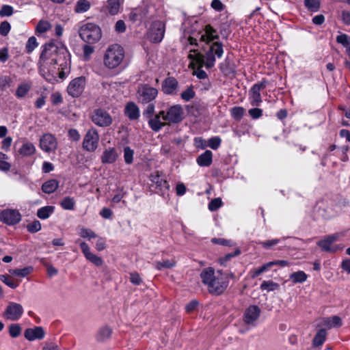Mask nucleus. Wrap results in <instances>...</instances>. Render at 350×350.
<instances>
[{
  "label": "nucleus",
  "instance_id": "dca6fc26",
  "mask_svg": "<svg viewBox=\"0 0 350 350\" xmlns=\"http://www.w3.org/2000/svg\"><path fill=\"white\" fill-rule=\"evenodd\" d=\"M0 219L8 225H14L21 221V215L17 210L5 209L1 211Z\"/></svg>",
  "mask_w": 350,
  "mask_h": 350
},
{
  "label": "nucleus",
  "instance_id": "79ce46f5",
  "mask_svg": "<svg viewBox=\"0 0 350 350\" xmlns=\"http://www.w3.org/2000/svg\"><path fill=\"white\" fill-rule=\"evenodd\" d=\"M279 288V284L271 280L263 281L260 284V289L262 291H273Z\"/></svg>",
  "mask_w": 350,
  "mask_h": 350
},
{
  "label": "nucleus",
  "instance_id": "bf43d9fd",
  "mask_svg": "<svg viewBox=\"0 0 350 350\" xmlns=\"http://www.w3.org/2000/svg\"><path fill=\"white\" fill-rule=\"evenodd\" d=\"M148 106L143 111V115L146 118H150L152 116L154 112V104L151 102L148 103Z\"/></svg>",
  "mask_w": 350,
  "mask_h": 350
},
{
  "label": "nucleus",
  "instance_id": "9d476101",
  "mask_svg": "<svg viewBox=\"0 0 350 350\" xmlns=\"http://www.w3.org/2000/svg\"><path fill=\"white\" fill-rule=\"evenodd\" d=\"M160 114L162 115L163 120L170 123H178L183 118V109L180 105H176L170 107L167 112L161 111Z\"/></svg>",
  "mask_w": 350,
  "mask_h": 350
},
{
  "label": "nucleus",
  "instance_id": "ea45409f",
  "mask_svg": "<svg viewBox=\"0 0 350 350\" xmlns=\"http://www.w3.org/2000/svg\"><path fill=\"white\" fill-rule=\"evenodd\" d=\"M33 271L32 267H26L23 269H10V273L15 276L25 278Z\"/></svg>",
  "mask_w": 350,
  "mask_h": 350
},
{
  "label": "nucleus",
  "instance_id": "4468645a",
  "mask_svg": "<svg viewBox=\"0 0 350 350\" xmlns=\"http://www.w3.org/2000/svg\"><path fill=\"white\" fill-rule=\"evenodd\" d=\"M24 310L23 306L16 302H10L3 313V317L10 321H18L22 317Z\"/></svg>",
  "mask_w": 350,
  "mask_h": 350
},
{
  "label": "nucleus",
  "instance_id": "c85d7f7f",
  "mask_svg": "<svg viewBox=\"0 0 350 350\" xmlns=\"http://www.w3.org/2000/svg\"><path fill=\"white\" fill-rule=\"evenodd\" d=\"M59 187V182L56 179H50L44 182L42 185L44 193L51 194L55 192Z\"/></svg>",
  "mask_w": 350,
  "mask_h": 350
},
{
  "label": "nucleus",
  "instance_id": "e433bc0d",
  "mask_svg": "<svg viewBox=\"0 0 350 350\" xmlns=\"http://www.w3.org/2000/svg\"><path fill=\"white\" fill-rule=\"evenodd\" d=\"M120 0H108L107 1V9L108 12L111 15L117 14L121 7Z\"/></svg>",
  "mask_w": 350,
  "mask_h": 350
},
{
  "label": "nucleus",
  "instance_id": "774afa93",
  "mask_svg": "<svg viewBox=\"0 0 350 350\" xmlns=\"http://www.w3.org/2000/svg\"><path fill=\"white\" fill-rule=\"evenodd\" d=\"M341 19L344 24L347 25H350V11L343 10L341 13Z\"/></svg>",
  "mask_w": 350,
  "mask_h": 350
},
{
  "label": "nucleus",
  "instance_id": "a211bd4d",
  "mask_svg": "<svg viewBox=\"0 0 350 350\" xmlns=\"http://www.w3.org/2000/svg\"><path fill=\"white\" fill-rule=\"evenodd\" d=\"M76 243L80 244L82 252L87 260H88L90 262H91L97 267L101 266L103 265V259L100 257L90 252V247L85 242H80L79 240H77Z\"/></svg>",
  "mask_w": 350,
  "mask_h": 350
},
{
  "label": "nucleus",
  "instance_id": "ddd939ff",
  "mask_svg": "<svg viewBox=\"0 0 350 350\" xmlns=\"http://www.w3.org/2000/svg\"><path fill=\"white\" fill-rule=\"evenodd\" d=\"M86 84L85 77L81 76L72 79L67 87L68 94L73 98H77L83 93Z\"/></svg>",
  "mask_w": 350,
  "mask_h": 350
},
{
  "label": "nucleus",
  "instance_id": "a19ab883",
  "mask_svg": "<svg viewBox=\"0 0 350 350\" xmlns=\"http://www.w3.org/2000/svg\"><path fill=\"white\" fill-rule=\"evenodd\" d=\"M62 208L64 210H74L75 206V201L73 198L67 196L65 197L60 202Z\"/></svg>",
  "mask_w": 350,
  "mask_h": 350
},
{
  "label": "nucleus",
  "instance_id": "7ed1b4c3",
  "mask_svg": "<svg viewBox=\"0 0 350 350\" xmlns=\"http://www.w3.org/2000/svg\"><path fill=\"white\" fill-rule=\"evenodd\" d=\"M200 277L202 284L206 286L208 293L215 295L222 294L229 284L226 274L220 270L215 271L211 267L203 269Z\"/></svg>",
  "mask_w": 350,
  "mask_h": 350
},
{
  "label": "nucleus",
  "instance_id": "f8f14e48",
  "mask_svg": "<svg viewBox=\"0 0 350 350\" xmlns=\"http://www.w3.org/2000/svg\"><path fill=\"white\" fill-rule=\"evenodd\" d=\"M137 93L139 102L142 104H147L152 102L156 98L158 90L148 84H145L139 88Z\"/></svg>",
  "mask_w": 350,
  "mask_h": 350
},
{
  "label": "nucleus",
  "instance_id": "052dcab7",
  "mask_svg": "<svg viewBox=\"0 0 350 350\" xmlns=\"http://www.w3.org/2000/svg\"><path fill=\"white\" fill-rule=\"evenodd\" d=\"M11 83V78L9 76L0 77V90L3 91L10 86Z\"/></svg>",
  "mask_w": 350,
  "mask_h": 350
},
{
  "label": "nucleus",
  "instance_id": "a18cd8bd",
  "mask_svg": "<svg viewBox=\"0 0 350 350\" xmlns=\"http://www.w3.org/2000/svg\"><path fill=\"white\" fill-rule=\"evenodd\" d=\"M195 95L196 93L193 91V88L191 86L187 88L184 92L181 93L180 97L185 101L188 102L193 98Z\"/></svg>",
  "mask_w": 350,
  "mask_h": 350
},
{
  "label": "nucleus",
  "instance_id": "49530a36",
  "mask_svg": "<svg viewBox=\"0 0 350 350\" xmlns=\"http://www.w3.org/2000/svg\"><path fill=\"white\" fill-rule=\"evenodd\" d=\"M221 143V139L219 136L212 137L208 140V146L213 150L218 149Z\"/></svg>",
  "mask_w": 350,
  "mask_h": 350
},
{
  "label": "nucleus",
  "instance_id": "864d4df0",
  "mask_svg": "<svg viewBox=\"0 0 350 350\" xmlns=\"http://www.w3.org/2000/svg\"><path fill=\"white\" fill-rule=\"evenodd\" d=\"M38 46L37 40L34 36L30 37L26 44L27 52L31 53Z\"/></svg>",
  "mask_w": 350,
  "mask_h": 350
},
{
  "label": "nucleus",
  "instance_id": "7c9ffc66",
  "mask_svg": "<svg viewBox=\"0 0 350 350\" xmlns=\"http://www.w3.org/2000/svg\"><path fill=\"white\" fill-rule=\"evenodd\" d=\"M31 88V83L29 82H24L18 85L15 96L18 98H24L27 93L30 91Z\"/></svg>",
  "mask_w": 350,
  "mask_h": 350
},
{
  "label": "nucleus",
  "instance_id": "f704fd0d",
  "mask_svg": "<svg viewBox=\"0 0 350 350\" xmlns=\"http://www.w3.org/2000/svg\"><path fill=\"white\" fill-rule=\"evenodd\" d=\"M54 211L55 206H45L38 210L37 216L41 219H46L53 213Z\"/></svg>",
  "mask_w": 350,
  "mask_h": 350
},
{
  "label": "nucleus",
  "instance_id": "13d9d810",
  "mask_svg": "<svg viewBox=\"0 0 350 350\" xmlns=\"http://www.w3.org/2000/svg\"><path fill=\"white\" fill-rule=\"evenodd\" d=\"M1 280L3 283L12 288H16L18 286V282H15L14 280L10 278L7 275H1Z\"/></svg>",
  "mask_w": 350,
  "mask_h": 350
},
{
  "label": "nucleus",
  "instance_id": "c9c22d12",
  "mask_svg": "<svg viewBox=\"0 0 350 350\" xmlns=\"http://www.w3.org/2000/svg\"><path fill=\"white\" fill-rule=\"evenodd\" d=\"M154 267L161 271L163 269H171L176 265V262L173 260H163L162 261H155L152 263Z\"/></svg>",
  "mask_w": 350,
  "mask_h": 350
},
{
  "label": "nucleus",
  "instance_id": "e2e57ef3",
  "mask_svg": "<svg viewBox=\"0 0 350 350\" xmlns=\"http://www.w3.org/2000/svg\"><path fill=\"white\" fill-rule=\"evenodd\" d=\"M11 29V25L8 21H3L0 24V34L3 36H7Z\"/></svg>",
  "mask_w": 350,
  "mask_h": 350
},
{
  "label": "nucleus",
  "instance_id": "1a4fd4ad",
  "mask_svg": "<svg viewBox=\"0 0 350 350\" xmlns=\"http://www.w3.org/2000/svg\"><path fill=\"white\" fill-rule=\"evenodd\" d=\"M268 84V81L263 79L262 81L254 83L249 91V99L253 106L258 107L262 103L261 90H264Z\"/></svg>",
  "mask_w": 350,
  "mask_h": 350
},
{
  "label": "nucleus",
  "instance_id": "37998d69",
  "mask_svg": "<svg viewBox=\"0 0 350 350\" xmlns=\"http://www.w3.org/2000/svg\"><path fill=\"white\" fill-rule=\"evenodd\" d=\"M304 5L311 12H317L320 8V0H304Z\"/></svg>",
  "mask_w": 350,
  "mask_h": 350
},
{
  "label": "nucleus",
  "instance_id": "de8ad7c7",
  "mask_svg": "<svg viewBox=\"0 0 350 350\" xmlns=\"http://www.w3.org/2000/svg\"><path fill=\"white\" fill-rule=\"evenodd\" d=\"M244 109L241 107H234L231 109V116L234 119L240 120L244 114Z\"/></svg>",
  "mask_w": 350,
  "mask_h": 350
},
{
  "label": "nucleus",
  "instance_id": "5701e85b",
  "mask_svg": "<svg viewBox=\"0 0 350 350\" xmlns=\"http://www.w3.org/2000/svg\"><path fill=\"white\" fill-rule=\"evenodd\" d=\"M161 174L162 173L159 171L152 172L150 175V180L155 184L161 190L165 189L168 191L170 189V185L167 183V180L161 178Z\"/></svg>",
  "mask_w": 350,
  "mask_h": 350
},
{
  "label": "nucleus",
  "instance_id": "f03ea898",
  "mask_svg": "<svg viewBox=\"0 0 350 350\" xmlns=\"http://www.w3.org/2000/svg\"><path fill=\"white\" fill-rule=\"evenodd\" d=\"M70 54L64 44L58 41H51L42 46L40 62L43 64L59 65L67 64Z\"/></svg>",
  "mask_w": 350,
  "mask_h": 350
},
{
  "label": "nucleus",
  "instance_id": "412c9836",
  "mask_svg": "<svg viewBox=\"0 0 350 350\" xmlns=\"http://www.w3.org/2000/svg\"><path fill=\"white\" fill-rule=\"evenodd\" d=\"M219 67L220 71L225 76L234 75L236 72L235 64L228 55L219 64Z\"/></svg>",
  "mask_w": 350,
  "mask_h": 350
},
{
  "label": "nucleus",
  "instance_id": "680f3d73",
  "mask_svg": "<svg viewBox=\"0 0 350 350\" xmlns=\"http://www.w3.org/2000/svg\"><path fill=\"white\" fill-rule=\"evenodd\" d=\"M280 242V239H273L271 240H268L265 241H260L259 244L261 245L265 249H269L271 247L278 244Z\"/></svg>",
  "mask_w": 350,
  "mask_h": 350
},
{
  "label": "nucleus",
  "instance_id": "3c124183",
  "mask_svg": "<svg viewBox=\"0 0 350 350\" xmlns=\"http://www.w3.org/2000/svg\"><path fill=\"white\" fill-rule=\"evenodd\" d=\"M223 204V202L219 198L213 199L208 204V209L211 211H215L219 209Z\"/></svg>",
  "mask_w": 350,
  "mask_h": 350
},
{
  "label": "nucleus",
  "instance_id": "c03bdc74",
  "mask_svg": "<svg viewBox=\"0 0 350 350\" xmlns=\"http://www.w3.org/2000/svg\"><path fill=\"white\" fill-rule=\"evenodd\" d=\"M124 159L126 164H131L133 161L134 150L129 146L124 148Z\"/></svg>",
  "mask_w": 350,
  "mask_h": 350
},
{
  "label": "nucleus",
  "instance_id": "c756f323",
  "mask_svg": "<svg viewBox=\"0 0 350 350\" xmlns=\"http://www.w3.org/2000/svg\"><path fill=\"white\" fill-rule=\"evenodd\" d=\"M161 116H162V115L159 113L155 115L154 118L151 117L148 118L149 126L155 132L159 131L165 126V124L161 122Z\"/></svg>",
  "mask_w": 350,
  "mask_h": 350
},
{
  "label": "nucleus",
  "instance_id": "4c0bfd02",
  "mask_svg": "<svg viewBox=\"0 0 350 350\" xmlns=\"http://www.w3.org/2000/svg\"><path fill=\"white\" fill-rule=\"evenodd\" d=\"M90 3L88 0H79L76 3L74 10L76 13H84L90 10Z\"/></svg>",
  "mask_w": 350,
  "mask_h": 350
},
{
  "label": "nucleus",
  "instance_id": "9b49d317",
  "mask_svg": "<svg viewBox=\"0 0 350 350\" xmlns=\"http://www.w3.org/2000/svg\"><path fill=\"white\" fill-rule=\"evenodd\" d=\"M90 118L93 123L100 127H106L112 123L110 114L103 109H96L93 111Z\"/></svg>",
  "mask_w": 350,
  "mask_h": 350
},
{
  "label": "nucleus",
  "instance_id": "0e129e2a",
  "mask_svg": "<svg viewBox=\"0 0 350 350\" xmlns=\"http://www.w3.org/2000/svg\"><path fill=\"white\" fill-rule=\"evenodd\" d=\"M211 242L214 244L221 245H226L231 246L232 241L230 240H227L221 238H213L211 239Z\"/></svg>",
  "mask_w": 350,
  "mask_h": 350
},
{
  "label": "nucleus",
  "instance_id": "f3484780",
  "mask_svg": "<svg viewBox=\"0 0 350 350\" xmlns=\"http://www.w3.org/2000/svg\"><path fill=\"white\" fill-rule=\"evenodd\" d=\"M40 148L46 152H54L57 146V142L54 135L46 133L40 140Z\"/></svg>",
  "mask_w": 350,
  "mask_h": 350
},
{
  "label": "nucleus",
  "instance_id": "09e8293b",
  "mask_svg": "<svg viewBox=\"0 0 350 350\" xmlns=\"http://www.w3.org/2000/svg\"><path fill=\"white\" fill-rule=\"evenodd\" d=\"M79 235L81 237L91 239L96 237V234L94 231L89 228H82L80 230Z\"/></svg>",
  "mask_w": 350,
  "mask_h": 350
},
{
  "label": "nucleus",
  "instance_id": "473e14b6",
  "mask_svg": "<svg viewBox=\"0 0 350 350\" xmlns=\"http://www.w3.org/2000/svg\"><path fill=\"white\" fill-rule=\"evenodd\" d=\"M327 332L325 329H319L316 335L314 336L312 340V346L314 347H319L322 346L324 342L326 340Z\"/></svg>",
  "mask_w": 350,
  "mask_h": 350
},
{
  "label": "nucleus",
  "instance_id": "5fc2aeb1",
  "mask_svg": "<svg viewBox=\"0 0 350 350\" xmlns=\"http://www.w3.org/2000/svg\"><path fill=\"white\" fill-rule=\"evenodd\" d=\"M271 267V264L269 262L263 265L262 266H261L260 267L256 269V270H254L252 273V278H255L256 277H258V275H260V274H262V273L267 271L269 268Z\"/></svg>",
  "mask_w": 350,
  "mask_h": 350
},
{
  "label": "nucleus",
  "instance_id": "338daca9",
  "mask_svg": "<svg viewBox=\"0 0 350 350\" xmlns=\"http://www.w3.org/2000/svg\"><path fill=\"white\" fill-rule=\"evenodd\" d=\"M130 281L135 285H139L142 282L139 275L137 272L130 273Z\"/></svg>",
  "mask_w": 350,
  "mask_h": 350
},
{
  "label": "nucleus",
  "instance_id": "f257e3e1",
  "mask_svg": "<svg viewBox=\"0 0 350 350\" xmlns=\"http://www.w3.org/2000/svg\"><path fill=\"white\" fill-rule=\"evenodd\" d=\"M223 53V44L218 42H213L211 44L205 55L200 53L198 49H190L188 55L189 59L191 60L192 63L196 64L200 67L194 70V75L200 79H206L208 75L202 68L203 66H205L206 68L213 67L215 63V57L221 58Z\"/></svg>",
  "mask_w": 350,
  "mask_h": 350
},
{
  "label": "nucleus",
  "instance_id": "cd10ccee",
  "mask_svg": "<svg viewBox=\"0 0 350 350\" xmlns=\"http://www.w3.org/2000/svg\"><path fill=\"white\" fill-rule=\"evenodd\" d=\"M18 152L22 157H30L36 152V147L31 142H26L23 144Z\"/></svg>",
  "mask_w": 350,
  "mask_h": 350
},
{
  "label": "nucleus",
  "instance_id": "6e6552de",
  "mask_svg": "<svg viewBox=\"0 0 350 350\" xmlns=\"http://www.w3.org/2000/svg\"><path fill=\"white\" fill-rule=\"evenodd\" d=\"M99 139L100 137L98 131L95 128L92 127L88 130L83 137L82 147L88 152H94L98 146Z\"/></svg>",
  "mask_w": 350,
  "mask_h": 350
},
{
  "label": "nucleus",
  "instance_id": "a878e982",
  "mask_svg": "<svg viewBox=\"0 0 350 350\" xmlns=\"http://www.w3.org/2000/svg\"><path fill=\"white\" fill-rule=\"evenodd\" d=\"M155 9L153 5H146L144 8H142L137 12L134 13L133 14L138 17L140 20H146L150 18L153 13L154 12Z\"/></svg>",
  "mask_w": 350,
  "mask_h": 350
},
{
  "label": "nucleus",
  "instance_id": "72a5a7b5",
  "mask_svg": "<svg viewBox=\"0 0 350 350\" xmlns=\"http://www.w3.org/2000/svg\"><path fill=\"white\" fill-rule=\"evenodd\" d=\"M112 334V329L108 326H104L99 329L96 338L97 340L100 342H104L107 340H108Z\"/></svg>",
  "mask_w": 350,
  "mask_h": 350
},
{
  "label": "nucleus",
  "instance_id": "423d86ee",
  "mask_svg": "<svg viewBox=\"0 0 350 350\" xmlns=\"http://www.w3.org/2000/svg\"><path fill=\"white\" fill-rule=\"evenodd\" d=\"M218 37L216 30L211 25H206L194 36H189L188 38V42L190 46L196 47L198 46V41L208 44L211 41L217 39Z\"/></svg>",
  "mask_w": 350,
  "mask_h": 350
},
{
  "label": "nucleus",
  "instance_id": "603ef678",
  "mask_svg": "<svg viewBox=\"0 0 350 350\" xmlns=\"http://www.w3.org/2000/svg\"><path fill=\"white\" fill-rule=\"evenodd\" d=\"M51 28V24L46 21H40L37 27L36 31L40 33L46 32Z\"/></svg>",
  "mask_w": 350,
  "mask_h": 350
},
{
  "label": "nucleus",
  "instance_id": "2f4dec72",
  "mask_svg": "<svg viewBox=\"0 0 350 350\" xmlns=\"http://www.w3.org/2000/svg\"><path fill=\"white\" fill-rule=\"evenodd\" d=\"M323 323L327 328L339 327L342 325V319L338 316H333L332 317L325 318Z\"/></svg>",
  "mask_w": 350,
  "mask_h": 350
},
{
  "label": "nucleus",
  "instance_id": "6ab92c4d",
  "mask_svg": "<svg viewBox=\"0 0 350 350\" xmlns=\"http://www.w3.org/2000/svg\"><path fill=\"white\" fill-rule=\"evenodd\" d=\"M260 314V310L257 306H250L243 314V321L247 325H254Z\"/></svg>",
  "mask_w": 350,
  "mask_h": 350
},
{
  "label": "nucleus",
  "instance_id": "58836bf2",
  "mask_svg": "<svg viewBox=\"0 0 350 350\" xmlns=\"http://www.w3.org/2000/svg\"><path fill=\"white\" fill-rule=\"evenodd\" d=\"M308 278L307 274L303 271L293 272L290 275V279L293 283H303Z\"/></svg>",
  "mask_w": 350,
  "mask_h": 350
},
{
  "label": "nucleus",
  "instance_id": "aec40b11",
  "mask_svg": "<svg viewBox=\"0 0 350 350\" xmlns=\"http://www.w3.org/2000/svg\"><path fill=\"white\" fill-rule=\"evenodd\" d=\"M45 336V332L42 327H35L33 328H27L24 333L25 338L29 340H41Z\"/></svg>",
  "mask_w": 350,
  "mask_h": 350
},
{
  "label": "nucleus",
  "instance_id": "4be33fe9",
  "mask_svg": "<svg viewBox=\"0 0 350 350\" xmlns=\"http://www.w3.org/2000/svg\"><path fill=\"white\" fill-rule=\"evenodd\" d=\"M118 157V152L114 148L105 149L100 157L103 164H112L115 163Z\"/></svg>",
  "mask_w": 350,
  "mask_h": 350
},
{
  "label": "nucleus",
  "instance_id": "0eeeda50",
  "mask_svg": "<svg viewBox=\"0 0 350 350\" xmlns=\"http://www.w3.org/2000/svg\"><path fill=\"white\" fill-rule=\"evenodd\" d=\"M165 32V23L161 21H156L150 25L147 33V38L151 42L159 43L163 40Z\"/></svg>",
  "mask_w": 350,
  "mask_h": 350
},
{
  "label": "nucleus",
  "instance_id": "393cba45",
  "mask_svg": "<svg viewBox=\"0 0 350 350\" xmlns=\"http://www.w3.org/2000/svg\"><path fill=\"white\" fill-rule=\"evenodd\" d=\"M124 114L131 120H137L140 116L139 109L134 102H129L124 107Z\"/></svg>",
  "mask_w": 350,
  "mask_h": 350
},
{
  "label": "nucleus",
  "instance_id": "6e6d98bb",
  "mask_svg": "<svg viewBox=\"0 0 350 350\" xmlns=\"http://www.w3.org/2000/svg\"><path fill=\"white\" fill-rule=\"evenodd\" d=\"M9 333L12 338H16L21 333V327L18 324H12L9 327Z\"/></svg>",
  "mask_w": 350,
  "mask_h": 350
},
{
  "label": "nucleus",
  "instance_id": "39448f33",
  "mask_svg": "<svg viewBox=\"0 0 350 350\" xmlns=\"http://www.w3.org/2000/svg\"><path fill=\"white\" fill-rule=\"evenodd\" d=\"M80 38L85 42L94 44L98 42L102 37L100 27L94 23H88L83 25L79 30Z\"/></svg>",
  "mask_w": 350,
  "mask_h": 350
},
{
  "label": "nucleus",
  "instance_id": "69168bd1",
  "mask_svg": "<svg viewBox=\"0 0 350 350\" xmlns=\"http://www.w3.org/2000/svg\"><path fill=\"white\" fill-rule=\"evenodd\" d=\"M51 102L53 105H58L63 102V98L59 92H54L51 96Z\"/></svg>",
  "mask_w": 350,
  "mask_h": 350
},
{
  "label": "nucleus",
  "instance_id": "2eb2a0df",
  "mask_svg": "<svg viewBox=\"0 0 350 350\" xmlns=\"http://www.w3.org/2000/svg\"><path fill=\"white\" fill-rule=\"evenodd\" d=\"M340 234H333L327 236L325 239L317 242V245L323 251L327 252H336L340 247L338 246H332V243L339 239Z\"/></svg>",
  "mask_w": 350,
  "mask_h": 350
},
{
  "label": "nucleus",
  "instance_id": "bb28decb",
  "mask_svg": "<svg viewBox=\"0 0 350 350\" xmlns=\"http://www.w3.org/2000/svg\"><path fill=\"white\" fill-rule=\"evenodd\" d=\"M212 161L213 153L211 150H206L196 159L197 163L201 167H208L211 165Z\"/></svg>",
  "mask_w": 350,
  "mask_h": 350
},
{
  "label": "nucleus",
  "instance_id": "4d7b16f0",
  "mask_svg": "<svg viewBox=\"0 0 350 350\" xmlns=\"http://www.w3.org/2000/svg\"><path fill=\"white\" fill-rule=\"evenodd\" d=\"M14 12V8L9 5H3L0 10V16L1 17L10 16Z\"/></svg>",
  "mask_w": 350,
  "mask_h": 350
},
{
  "label": "nucleus",
  "instance_id": "b1692460",
  "mask_svg": "<svg viewBox=\"0 0 350 350\" xmlns=\"http://www.w3.org/2000/svg\"><path fill=\"white\" fill-rule=\"evenodd\" d=\"M178 83L177 80L174 77L166 78L162 84L163 92L166 94H175L176 93V89Z\"/></svg>",
  "mask_w": 350,
  "mask_h": 350
},
{
  "label": "nucleus",
  "instance_id": "20e7f679",
  "mask_svg": "<svg viewBox=\"0 0 350 350\" xmlns=\"http://www.w3.org/2000/svg\"><path fill=\"white\" fill-rule=\"evenodd\" d=\"M124 58V50L119 44L110 45L106 50L103 62L109 69H114L119 66Z\"/></svg>",
  "mask_w": 350,
  "mask_h": 350
},
{
  "label": "nucleus",
  "instance_id": "8fccbe9b",
  "mask_svg": "<svg viewBox=\"0 0 350 350\" xmlns=\"http://www.w3.org/2000/svg\"><path fill=\"white\" fill-rule=\"evenodd\" d=\"M27 230L31 233H35L41 230V224L38 220H35L27 225Z\"/></svg>",
  "mask_w": 350,
  "mask_h": 350
}]
</instances>
